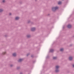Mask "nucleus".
Segmentation results:
<instances>
[{"label":"nucleus","instance_id":"423d86ee","mask_svg":"<svg viewBox=\"0 0 74 74\" xmlns=\"http://www.w3.org/2000/svg\"><path fill=\"white\" fill-rule=\"evenodd\" d=\"M69 59L70 60H72V59H73V57H70L69 58Z\"/></svg>","mask_w":74,"mask_h":74},{"label":"nucleus","instance_id":"7ed1b4c3","mask_svg":"<svg viewBox=\"0 0 74 74\" xmlns=\"http://www.w3.org/2000/svg\"><path fill=\"white\" fill-rule=\"evenodd\" d=\"M67 27L68 28H71V25L70 24H69L67 26Z\"/></svg>","mask_w":74,"mask_h":74},{"label":"nucleus","instance_id":"4468645a","mask_svg":"<svg viewBox=\"0 0 74 74\" xmlns=\"http://www.w3.org/2000/svg\"><path fill=\"white\" fill-rule=\"evenodd\" d=\"M6 53V52H3L2 53L3 55H5Z\"/></svg>","mask_w":74,"mask_h":74},{"label":"nucleus","instance_id":"ddd939ff","mask_svg":"<svg viewBox=\"0 0 74 74\" xmlns=\"http://www.w3.org/2000/svg\"><path fill=\"white\" fill-rule=\"evenodd\" d=\"M57 58V57H53V59H56Z\"/></svg>","mask_w":74,"mask_h":74},{"label":"nucleus","instance_id":"1a4fd4ad","mask_svg":"<svg viewBox=\"0 0 74 74\" xmlns=\"http://www.w3.org/2000/svg\"><path fill=\"white\" fill-rule=\"evenodd\" d=\"M13 56H16V53H14L13 54Z\"/></svg>","mask_w":74,"mask_h":74},{"label":"nucleus","instance_id":"20e7f679","mask_svg":"<svg viewBox=\"0 0 74 74\" xmlns=\"http://www.w3.org/2000/svg\"><path fill=\"white\" fill-rule=\"evenodd\" d=\"M36 30V28H32L31 29L32 31H34Z\"/></svg>","mask_w":74,"mask_h":74},{"label":"nucleus","instance_id":"dca6fc26","mask_svg":"<svg viewBox=\"0 0 74 74\" xmlns=\"http://www.w3.org/2000/svg\"><path fill=\"white\" fill-rule=\"evenodd\" d=\"M5 0H3V3H5Z\"/></svg>","mask_w":74,"mask_h":74},{"label":"nucleus","instance_id":"9b49d317","mask_svg":"<svg viewBox=\"0 0 74 74\" xmlns=\"http://www.w3.org/2000/svg\"><path fill=\"white\" fill-rule=\"evenodd\" d=\"M3 9H0V12H3Z\"/></svg>","mask_w":74,"mask_h":74},{"label":"nucleus","instance_id":"39448f33","mask_svg":"<svg viewBox=\"0 0 74 74\" xmlns=\"http://www.w3.org/2000/svg\"><path fill=\"white\" fill-rule=\"evenodd\" d=\"M23 60V59H20L18 60V62H22Z\"/></svg>","mask_w":74,"mask_h":74},{"label":"nucleus","instance_id":"f3484780","mask_svg":"<svg viewBox=\"0 0 74 74\" xmlns=\"http://www.w3.org/2000/svg\"><path fill=\"white\" fill-rule=\"evenodd\" d=\"M31 57H32V58H33V56L32 55V56H31Z\"/></svg>","mask_w":74,"mask_h":74},{"label":"nucleus","instance_id":"6e6552de","mask_svg":"<svg viewBox=\"0 0 74 74\" xmlns=\"http://www.w3.org/2000/svg\"><path fill=\"white\" fill-rule=\"evenodd\" d=\"M50 52H53V50L52 49H50Z\"/></svg>","mask_w":74,"mask_h":74},{"label":"nucleus","instance_id":"2eb2a0df","mask_svg":"<svg viewBox=\"0 0 74 74\" xmlns=\"http://www.w3.org/2000/svg\"><path fill=\"white\" fill-rule=\"evenodd\" d=\"M27 37L29 38V37H30V35H27Z\"/></svg>","mask_w":74,"mask_h":74},{"label":"nucleus","instance_id":"f257e3e1","mask_svg":"<svg viewBox=\"0 0 74 74\" xmlns=\"http://www.w3.org/2000/svg\"><path fill=\"white\" fill-rule=\"evenodd\" d=\"M59 66H56V73H58V72H59V71L58 69H59Z\"/></svg>","mask_w":74,"mask_h":74},{"label":"nucleus","instance_id":"6ab92c4d","mask_svg":"<svg viewBox=\"0 0 74 74\" xmlns=\"http://www.w3.org/2000/svg\"><path fill=\"white\" fill-rule=\"evenodd\" d=\"M9 14H10V15H11V13H10Z\"/></svg>","mask_w":74,"mask_h":74},{"label":"nucleus","instance_id":"aec40b11","mask_svg":"<svg viewBox=\"0 0 74 74\" xmlns=\"http://www.w3.org/2000/svg\"><path fill=\"white\" fill-rule=\"evenodd\" d=\"M29 55V54H27V56H28V55Z\"/></svg>","mask_w":74,"mask_h":74},{"label":"nucleus","instance_id":"a211bd4d","mask_svg":"<svg viewBox=\"0 0 74 74\" xmlns=\"http://www.w3.org/2000/svg\"><path fill=\"white\" fill-rule=\"evenodd\" d=\"M12 66H13L12 65H10V66H11V67H12Z\"/></svg>","mask_w":74,"mask_h":74},{"label":"nucleus","instance_id":"f03ea898","mask_svg":"<svg viewBox=\"0 0 74 74\" xmlns=\"http://www.w3.org/2000/svg\"><path fill=\"white\" fill-rule=\"evenodd\" d=\"M58 8H59V7H56L55 8H52V10L53 11H55V10H58Z\"/></svg>","mask_w":74,"mask_h":74},{"label":"nucleus","instance_id":"9d476101","mask_svg":"<svg viewBox=\"0 0 74 74\" xmlns=\"http://www.w3.org/2000/svg\"><path fill=\"white\" fill-rule=\"evenodd\" d=\"M62 4V2H61L60 1L58 2V4Z\"/></svg>","mask_w":74,"mask_h":74},{"label":"nucleus","instance_id":"412c9836","mask_svg":"<svg viewBox=\"0 0 74 74\" xmlns=\"http://www.w3.org/2000/svg\"><path fill=\"white\" fill-rule=\"evenodd\" d=\"M73 67H74V65H73Z\"/></svg>","mask_w":74,"mask_h":74},{"label":"nucleus","instance_id":"0eeeda50","mask_svg":"<svg viewBox=\"0 0 74 74\" xmlns=\"http://www.w3.org/2000/svg\"><path fill=\"white\" fill-rule=\"evenodd\" d=\"M19 19V17H16L15 18L16 20H18Z\"/></svg>","mask_w":74,"mask_h":74},{"label":"nucleus","instance_id":"f8f14e48","mask_svg":"<svg viewBox=\"0 0 74 74\" xmlns=\"http://www.w3.org/2000/svg\"><path fill=\"white\" fill-rule=\"evenodd\" d=\"M63 50H64V49H60V51H63Z\"/></svg>","mask_w":74,"mask_h":74}]
</instances>
